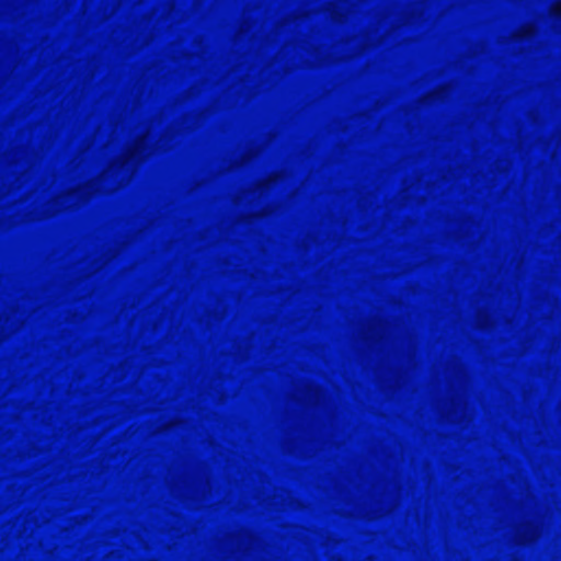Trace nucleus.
<instances>
[{
  "instance_id": "f257e3e1",
  "label": "nucleus",
  "mask_w": 561,
  "mask_h": 561,
  "mask_svg": "<svg viewBox=\"0 0 561 561\" xmlns=\"http://www.w3.org/2000/svg\"><path fill=\"white\" fill-rule=\"evenodd\" d=\"M149 133L137 138L122 154L101 174L84 187L73 192L82 198L98 192H112L125 186L133 178L136 168L151 154Z\"/></svg>"
},
{
  "instance_id": "f03ea898",
  "label": "nucleus",
  "mask_w": 561,
  "mask_h": 561,
  "mask_svg": "<svg viewBox=\"0 0 561 561\" xmlns=\"http://www.w3.org/2000/svg\"><path fill=\"white\" fill-rule=\"evenodd\" d=\"M539 535V528L533 523L522 524L516 531L517 542L520 545L536 541Z\"/></svg>"
},
{
  "instance_id": "7ed1b4c3",
  "label": "nucleus",
  "mask_w": 561,
  "mask_h": 561,
  "mask_svg": "<svg viewBox=\"0 0 561 561\" xmlns=\"http://www.w3.org/2000/svg\"><path fill=\"white\" fill-rule=\"evenodd\" d=\"M342 41L339 43L342 47H348L352 45V39H355L356 37H341Z\"/></svg>"
},
{
  "instance_id": "20e7f679",
  "label": "nucleus",
  "mask_w": 561,
  "mask_h": 561,
  "mask_svg": "<svg viewBox=\"0 0 561 561\" xmlns=\"http://www.w3.org/2000/svg\"><path fill=\"white\" fill-rule=\"evenodd\" d=\"M72 196V194H68L67 196H60L57 201H56V204H64L65 203V199H68Z\"/></svg>"
},
{
  "instance_id": "39448f33",
  "label": "nucleus",
  "mask_w": 561,
  "mask_h": 561,
  "mask_svg": "<svg viewBox=\"0 0 561 561\" xmlns=\"http://www.w3.org/2000/svg\"><path fill=\"white\" fill-rule=\"evenodd\" d=\"M518 38H519V39H523L524 37H523V36H519Z\"/></svg>"
}]
</instances>
